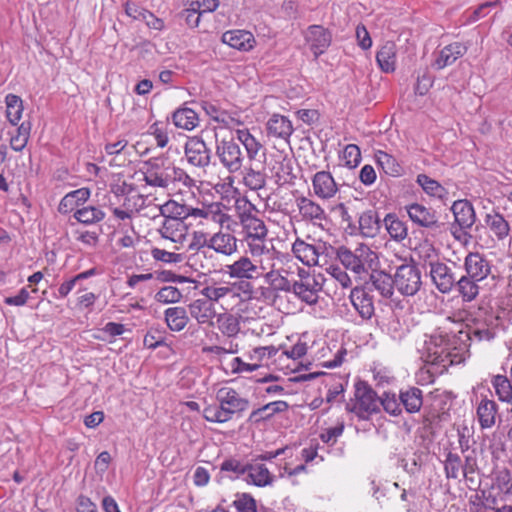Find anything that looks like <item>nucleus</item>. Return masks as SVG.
Wrapping results in <instances>:
<instances>
[{
	"label": "nucleus",
	"instance_id": "nucleus-1",
	"mask_svg": "<svg viewBox=\"0 0 512 512\" xmlns=\"http://www.w3.org/2000/svg\"><path fill=\"white\" fill-rule=\"evenodd\" d=\"M470 336L464 331L457 334L445 327H437L426 335L422 358L443 373L449 366L460 364L469 356Z\"/></svg>",
	"mask_w": 512,
	"mask_h": 512
},
{
	"label": "nucleus",
	"instance_id": "nucleus-2",
	"mask_svg": "<svg viewBox=\"0 0 512 512\" xmlns=\"http://www.w3.org/2000/svg\"><path fill=\"white\" fill-rule=\"evenodd\" d=\"M336 257L346 269L359 277L368 274L379 264L377 254L365 244L358 245L354 250L340 246L337 248Z\"/></svg>",
	"mask_w": 512,
	"mask_h": 512
},
{
	"label": "nucleus",
	"instance_id": "nucleus-3",
	"mask_svg": "<svg viewBox=\"0 0 512 512\" xmlns=\"http://www.w3.org/2000/svg\"><path fill=\"white\" fill-rule=\"evenodd\" d=\"M355 403L347 404L346 409L361 420H368L372 414L380 412L379 396L366 382L359 380L355 383Z\"/></svg>",
	"mask_w": 512,
	"mask_h": 512
},
{
	"label": "nucleus",
	"instance_id": "nucleus-4",
	"mask_svg": "<svg viewBox=\"0 0 512 512\" xmlns=\"http://www.w3.org/2000/svg\"><path fill=\"white\" fill-rule=\"evenodd\" d=\"M215 154L220 164L229 173H238L243 168L244 154L233 137L218 139L215 142Z\"/></svg>",
	"mask_w": 512,
	"mask_h": 512
},
{
	"label": "nucleus",
	"instance_id": "nucleus-5",
	"mask_svg": "<svg viewBox=\"0 0 512 512\" xmlns=\"http://www.w3.org/2000/svg\"><path fill=\"white\" fill-rule=\"evenodd\" d=\"M172 163L168 158L152 157L144 162V181L148 186L167 189L170 186V172Z\"/></svg>",
	"mask_w": 512,
	"mask_h": 512
},
{
	"label": "nucleus",
	"instance_id": "nucleus-6",
	"mask_svg": "<svg viewBox=\"0 0 512 512\" xmlns=\"http://www.w3.org/2000/svg\"><path fill=\"white\" fill-rule=\"evenodd\" d=\"M394 286L403 296H414L421 288V271L414 263H404L397 267Z\"/></svg>",
	"mask_w": 512,
	"mask_h": 512
},
{
	"label": "nucleus",
	"instance_id": "nucleus-7",
	"mask_svg": "<svg viewBox=\"0 0 512 512\" xmlns=\"http://www.w3.org/2000/svg\"><path fill=\"white\" fill-rule=\"evenodd\" d=\"M267 269L263 259H251L243 255L232 264L226 265L225 272L231 278L253 280L262 277Z\"/></svg>",
	"mask_w": 512,
	"mask_h": 512
},
{
	"label": "nucleus",
	"instance_id": "nucleus-8",
	"mask_svg": "<svg viewBox=\"0 0 512 512\" xmlns=\"http://www.w3.org/2000/svg\"><path fill=\"white\" fill-rule=\"evenodd\" d=\"M429 274L432 283L443 294L450 293L456 284V276L452 269L445 263L441 262L438 255L429 260Z\"/></svg>",
	"mask_w": 512,
	"mask_h": 512
},
{
	"label": "nucleus",
	"instance_id": "nucleus-9",
	"mask_svg": "<svg viewBox=\"0 0 512 512\" xmlns=\"http://www.w3.org/2000/svg\"><path fill=\"white\" fill-rule=\"evenodd\" d=\"M187 162L197 168L205 169L210 165L212 151L205 141L198 136L189 137L184 145Z\"/></svg>",
	"mask_w": 512,
	"mask_h": 512
},
{
	"label": "nucleus",
	"instance_id": "nucleus-10",
	"mask_svg": "<svg viewBox=\"0 0 512 512\" xmlns=\"http://www.w3.org/2000/svg\"><path fill=\"white\" fill-rule=\"evenodd\" d=\"M216 399L229 420H231L235 414H241L249 407V400L241 397L235 389L230 387L219 389L216 394Z\"/></svg>",
	"mask_w": 512,
	"mask_h": 512
},
{
	"label": "nucleus",
	"instance_id": "nucleus-11",
	"mask_svg": "<svg viewBox=\"0 0 512 512\" xmlns=\"http://www.w3.org/2000/svg\"><path fill=\"white\" fill-rule=\"evenodd\" d=\"M158 232L163 241L171 243L172 250H180L187 242L188 227L183 221L163 219Z\"/></svg>",
	"mask_w": 512,
	"mask_h": 512
},
{
	"label": "nucleus",
	"instance_id": "nucleus-12",
	"mask_svg": "<svg viewBox=\"0 0 512 512\" xmlns=\"http://www.w3.org/2000/svg\"><path fill=\"white\" fill-rule=\"evenodd\" d=\"M296 206L298 208L301 219L315 226H321L327 220V214L324 208L311 198L299 196L296 198Z\"/></svg>",
	"mask_w": 512,
	"mask_h": 512
},
{
	"label": "nucleus",
	"instance_id": "nucleus-13",
	"mask_svg": "<svg viewBox=\"0 0 512 512\" xmlns=\"http://www.w3.org/2000/svg\"><path fill=\"white\" fill-rule=\"evenodd\" d=\"M451 210L454 215L455 223L458 226V228L452 227V233L455 238L459 239L460 236L457 235L458 230L464 231L470 229L476 221V214L473 205L468 200L455 201Z\"/></svg>",
	"mask_w": 512,
	"mask_h": 512
},
{
	"label": "nucleus",
	"instance_id": "nucleus-14",
	"mask_svg": "<svg viewBox=\"0 0 512 512\" xmlns=\"http://www.w3.org/2000/svg\"><path fill=\"white\" fill-rule=\"evenodd\" d=\"M305 40L315 58H318L330 46L332 34L321 25H311L308 27Z\"/></svg>",
	"mask_w": 512,
	"mask_h": 512
},
{
	"label": "nucleus",
	"instance_id": "nucleus-15",
	"mask_svg": "<svg viewBox=\"0 0 512 512\" xmlns=\"http://www.w3.org/2000/svg\"><path fill=\"white\" fill-rule=\"evenodd\" d=\"M465 276L474 281H483L491 273L490 262L478 252H470L464 259Z\"/></svg>",
	"mask_w": 512,
	"mask_h": 512
},
{
	"label": "nucleus",
	"instance_id": "nucleus-16",
	"mask_svg": "<svg viewBox=\"0 0 512 512\" xmlns=\"http://www.w3.org/2000/svg\"><path fill=\"white\" fill-rule=\"evenodd\" d=\"M369 280L365 282L367 291L376 290L384 298H391L394 293V278L377 267L369 271Z\"/></svg>",
	"mask_w": 512,
	"mask_h": 512
},
{
	"label": "nucleus",
	"instance_id": "nucleus-17",
	"mask_svg": "<svg viewBox=\"0 0 512 512\" xmlns=\"http://www.w3.org/2000/svg\"><path fill=\"white\" fill-rule=\"evenodd\" d=\"M322 285L315 276L307 275L301 281L292 284V292L307 304H315L318 301V292Z\"/></svg>",
	"mask_w": 512,
	"mask_h": 512
},
{
	"label": "nucleus",
	"instance_id": "nucleus-18",
	"mask_svg": "<svg viewBox=\"0 0 512 512\" xmlns=\"http://www.w3.org/2000/svg\"><path fill=\"white\" fill-rule=\"evenodd\" d=\"M468 47L462 42H453L443 47L435 56L432 67L442 70L456 62L467 53Z\"/></svg>",
	"mask_w": 512,
	"mask_h": 512
},
{
	"label": "nucleus",
	"instance_id": "nucleus-19",
	"mask_svg": "<svg viewBox=\"0 0 512 512\" xmlns=\"http://www.w3.org/2000/svg\"><path fill=\"white\" fill-rule=\"evenodd\" d=\"M221 41L233 49L249 52L256 45L254 35L248 30L233 29L222 34Z\"/></svg>",
	"mask_w": 512,
	"mask_h": 512
},
{
	"label": "nucleus",
	"instance_id": "nucleus-20",
	"mask_svg": "<svg viewBox=\"0 0 512 512\" xmlns=\"http://www.w3.org/2000/svg\"><path fill=\"white\" fill-rule=\"evenodd\" d=\"M406 210L410 220L418 226L428 229L440 228V223L434 210L418 203L406 206Z\"/></svg>",
	"mask_w": 512,
	"mask_h": 512
},
{
	"label": "nucleus",
	"instance_id": "nucleus-21",
	"mask_svg": "<svg viewBox=\"0 0 512 512\" xmlns=\"http://www.w3.org/2000/svg\"><path fill=\"white\" fill-rule=\"evenodd\" d=\"M312 188L314 194L322 200L333 198L338 191L337 183L332 174L324 170L314 174L312 178Z\"/></svg>",
	"mask_w": 512,
	"mask_h": 512
},
{
	"label": "nucleus",
	"instance_id": "nucleus-22",
	"mask_svg": "<svg viewBox=\"0 0 512 512\" xmlns=\"http://www.w3.org/2000/svg\"><path fill=\"white\" fill-rule=\"evenodd\" d=\"M350 301L364 320H369L374 315V302L367 288L355 287L350 294Z\"/></svg>",
	"mask_w": 512,
	"mask_h": 512
},
{
	"label": "nucleus",
	"instance_id": "nucleus-23",
	"mask_svg": "<svg viewBox=\"0 0 512 512\" xmlns=\"http://www.w3.org/2000/svg\"><path fill=\"white\" fill-rule=\"evenodd\" d=\"M190 316L200 325H212L216 315L214 304L207 299H196L188 305Z\"/></svg>",
	"mask_w": 512,
	"mask_h": 512
},
{
	"label": "nucleus",
	"instance_id": "nucleus-24",
	"mask_svg": "<svg viewBox=\"0 0 512 512\" xmlns=\"http://www.w3.org/2000/svg\"><path fill=\"white\" fill-rule=\"evenodd\" d=\"M220 230L208 239L207 247L217 253L230 256L237 251V239L231 233Z\"/></svg>",
	"mask_w": 512,
	"mask_h": 512
},
{
	"label": "nucleus",
	"instance_id": "nucleus-25",
	"mask_svg": "<svg viewBox=\"0 0 512 512\" xmlns=\"http://www.w3.org/2000/svg\"><path fill=\"white\" fill-rule=\"evenodd\" d=\"M288 408L289 404L283 400L267 403L262 407L253 410L248 417V422L259 424L261 422L268 421L274 415L287 411Z\"/></svg>",
	"mask_w": 512,
	"mask_h": 512
},
{
	"label": "nucleus",
	"instance_id": "nucleus-26",
	"mask_svg": "<svg viewBox=\"0 0 512 512\" xmlns=\"http://www.w3.org/2000/svg\"><path fill=\"white\" fill-rule=\"evenodd\" d=\"M267 133L271 137L288 140L294 129L291 121L280 114H273L266 124Z\"/></svg>",
	"mask_w": 512,
	"mask_h": 512
},
{
	"label": "nucleus",
	"instance_id": "nucleus-27",
	"mask_svg": "<svg viewBox=\"0 0 512 512\" xmlns=\"http://www.w3.org/2000/svg\"><path fill=\"white\" fill-rule=\"evenodd\" d=\"M292 252L304 265H318L320 252L319 248L315 245L306 243L304 240L297 238L292 245Z\"/></svg>",
	"mask_w": 512,
	"mask_h": 512
},
{
	"label": "nucleus",
	"instance_id": "nucleus-28",
	"mask_svg": "<svg viewBox=\"0 0 512 512\" xmlns=\"http://www.w3.org/2000/svg\"><path fill=\"white\" fill-rule=\"evenodd\" d=\"M477 419L482 429H488L495 425L498 414V405L495 401L482 397L478 403Z\"/></svg>",
	"mask_w": 512,
	"mask_h": 512
},
{
	"label": "nucleus",
	"instance_id": "nucleus-29",
	"mask_svg": "<svg viewBox=\"0 0 512 512\" xmlns=\"http://www.w3.org/2000/svg\"><path fill=\"white\" fill-rule=\"evenodd\" d=\"M399 401L401 408L403 407L407 413H417L423 405V391L414 386L401 389L399 392Z\"/></svg>",
	"mask_w": 512,
	"mask_h": 512
},
{
	"label": "nucleus",
	"instance_id": "nucleus-30",
	"mask_svg": "<svg viewBox=\"0 0 512 512\" xmlns=\"http://www.w3.org/2000/svg\"><path fill=\"white\" fill-rule=\"evenodd\" d=\"M245 475L246 482L257 487L270 486L274 482V476L264 464H247Z\"/></svg>",
	"mask_w": 512,
	"mask_h": 512
},
{
	"label": "nucleus",
	"instance_id": "nucleus-31",
	"mask_svg": "<svg viewBox=\"0 0 512 512\" xmlns=\"http://www.w3.org/2000/svg\"><path fill=\"white\" fill-rule=\"evenodd\" d=\"M396 53L397 47L393 41H387L381 46L376 54V61L381 71L385 73H392L395 71L397 59Z\"/></svg>",
	"mask_w": 512,
	"mask_h": 512
},
{
	"label": "nucleus",
	"instance_id": "nucleus-32",
	"mask_svg": "<svg viewBox=\"0 0 512 512\" xmlns=\"http://www.w3.org/2000/svg\"><path fill=\"white\" fill-rule=\"evenodd\" d=\"M360 234L366 238L377 236L381 228V220L375 210H366L360 214L358 219Z\"/></svg>",
	"mask_w": 512,
	"mask_h": 512
},
{
	"label": "nucleus",
	"instance_id": "nucleus-33",
	"mask_svg": "<svg viewBox=\"0 0 512 512\" xmlns=\"http://www.w3.org/2000/svg\"><path fill=\"white\" fill-rule=\"evenodd\" d=\"M175 127L187 131L195 129L199 124L198 114L191 108L180 107L171 116Z\"/></svg>",
	"mask_w": 512,
	"mask_h": 512
},
{
	"label": "nucleus",
	"instance_id": "nucleus-34",
	"mask_svg": "<svg viewBox=\"0 0 512 512\" xmlns=\"http://www.w3.org/2000/svg\"><path fill=\"white\" fill-rule=\"evenodd\" d=\"M240 316L220 313L216 316L217 328L225 338H236L240 333Z\"/></svg>",
	"mask_w": 512,
	"mask_h": 512
},
{
	"label": "nucleus",
	"instance_id": "nucleus-35",
	"mask_svg": "<svg viewBox=\"0 0 512 512\" xmlns=\"http://www.w3.org/2000/svg\"><path fill=\"white\" fill-rule=\"evenodd\" d=\"M375 159L381 170L388 176L400 177L404 173L401 163L391 154L378 150Z\"/></svg>",
	"mask_w": 512,
	"mask_h": 512
},
{
	"label": "nucleus",
	"instance_id": "nucleus-36",
	"mask_svg": "<svg viewBox=\"0 0 512 512\" xmlns=\"http://www.w3.org/2000/svg\"><path fill=\"white\" fill-rule=\"evenodd\" d=\"M188 313V310L180 306L167 308L164 316L169 329L174 332L183 330L189 321Z\"/></svg>",
	"mask_w": 512,
	"mask_h": 512
},
{
	"label": "nucleus",
	"instance_id": "nucleus-37",
	"mask_svg": "<svg viewBox=\"0 0 512 512\" xmlns=\"http://www.w3.org/2000/svg\"><path fill=\"white\" fill-rule=\"evenodd\" d=\"M242 173L243 183L250 190L258 191L265 188L267 175L264 169H257L253 163H250L249 166L244 167Z\"/></svg>",
	"mask_w": 512,
	"mask_h": 512
},
{
	"label": "nucleus",
	"instance_id": "nucleus-38",
	"mask_svg": "<svg viewBox=\"0 0 512 512\" xmlns=\"http://www.w3.org/2000/svg\"><path fill=\"white\" fill-rule=\"evenodd\" d=\"M485 223L497 240L503 241L509 236L510 225L502 214L498 212L487 214L485 217Z\"/></svg>",
	"mask_w": 512,
	"mask_h": 512
},
{
	"label": "nucleus",
	"instance_id": "nucleus-39",
	"mask_svg": "<svg viewBox=\"0 0 512 512\" xmlns=\"http://www.w3.org/2000/svg\"><path fill=\"white\" fill-rule=\"evenodd\" d=\"M478 283L479 281H474L473 279H469V277L462 275L458 280H456L454 288L462 298L463 302H472L479 294L480 287Z\"/></svg>",
	"mask_w": 512,
	"mask_h": 512
},
{
	"label": "nucleus",
	"instance_id": "nucleus-40",
	"mask_svg": "<svg viewBox=\"0 0 512 512\" xmlns=\"http://www.w3.org/2000/svg\"><path fill=\"white\" fill-rule=\"evenodd\" d=\"M416 182L431 197L444 200L448 195L446 188L426 174L417 175Z\"/></svg>",
	"mask_w": 512,
	"mask_h": 512
},
{
	"label": "nucleus",
	"instance_id": "nucleus-41",
	"mask_svg": "<svg viewBox=\"0 0 512 512\" xmlns=\"http://www.w3.org/2000/svg\"><path fill=\"white\" fill-rule=\"evenodd\" d=\"M493 489L502 497V503L512 499V474L509 470L504 469L496 473Z\"/></svg>",
	"mask_w": 512,
	"mask_h": 512
},
{
	"label": "nucleus",
	"instance_id": "nucleus-42",
	"mask_svg": "<svg viewBox=\"0 0 512 512\" xmlns=\"http://www.w3.org/2000/svg\"><path fill=\"white\" fill-rule=\"evenodd\" d=\"M224 205L221 203H213L209 205L208 220L218 223L221 229L227 231H234L237 222L232 217L223 211Z\"/></svg>",
	"mask_w": 512,
	"mask_h": 512
},
{
	"label": "nucleus",
	"instance_id": "nucleus-43",
	"mask_svg": "<svg viewBox=\"0 0 512 512\" xmlns=\"http://www.w3.org/2000/svg\"><path fill=\"white\" fill-rule=\"evenodd\" d=\"M273 264H271L268 268H272ZM264 277L265 283L269 285V287L274 292H290L292 291V285L290 281L282 276L278 271L274 269H270L269 271H264L262 275Z\"/></svg>",
	"mask_w": 512,
	"mask_h": 512
},
{
	"label": "nucleus",
	"instance_id": "nucleus-44",
	"mask_svg": "<svg viewBox=\"0 0 512 512\" xmlns=\"http://www.w3.org/2000/svg\"><path fill=\"white\" fill-rule=\"evenodd\" d=\"M384 224L390 237L395 241H402L408 235L406 224L395 214H387L384 218Z\"/></svg>",
	"mask_w": 512,
	"mask_h": 512
},
{
	"label": "nucleus",
	"instance_id": "nucleus-45",
	"mask_svg": "<svg viewBox=\"0 0 512 512\" xmlns=\"http://www.w3.org/2000/svg\"><path fill=\"white\" fill-rule=\"evenodd\" d=\"M73 217L81 224L92 225L102 221L105 218V212L95 206H85L77 209Z\"/></svg>",
	"mask_w": 512,
	"mask_h": 512
},
{
	"label": "nucleus",
	"instance_id": "nucleus-46",
	"mask_svg": "<svg viewBox=\"0 0 512 512\" xmlns=\"http://www.w3.org/2000/svg\"><path fill=\"white\" fill-rule=\"evenodd\" d=\"M498 399L502 402H512V381L505 375H495L491 380Z\"/></svg>",
	"mask_w": 512,
	"mask_h": 512
},
{
	"label": "nucleus",
	"instance_id": "nucleus-47",
	"mask_svg": "<svg viewBox=\"0 0 512 512\" xmlns=\"http://www.w3.org/2000/svg\"><path fill=\"white\" fill-rule=\"evenodd\" d=\"M6 117L12 125H17L23 113V101L15 94H7L5 97Z\"/></svg>",
	"mask_w": 512,
	"mask_h": 512
},
{
	"label": "nucleus",
	"instance_id": "nucleus-48",
	"mask_svg": "<svg viewBox=\"0 0 512 512\" xmlns=\"http://www.w3.org/2000/svg\"><path fill=\"white\" fill-rule=\"evenodd\" d=\"M187 205L169 200L160 207V215L167 220L183 221L187 219Z\"/></svg>",
	"mask_w": 512,
	"mask_h": 512
},
{
	"label": "nucleus",
	"instance_id": "nucleus-49",
	"mask_svg": "<svg viewBox=\"0 0 512 512\" xmlns=\"http://www.w3.org/2000/svg\"><path fill=\"white\" fill-rule=\"evenodd\" d=\"M177 250H169L165 247H153L151 249V256L155 261L165 264H178L184 260L182 254L177 253Z\"/></svg>",
	"mask_w": 512,
	"mask_h": 512
},
{
	"label": "nucleus",
	"instance_id": "nucleus-50",
	"mask_svg": "<svg viewBox=\"0 0 512 512\" xmlns=\"http://www.w3.org/2000/svg\"><path fill=\"white\" fill-rule=\"evenodd\" d=\"M243 228L244 238L258 236L267 237L268 230L263 220H261L258 216L252 217L244 224H241Z\"/></svg>",
	"mask_w": 512,
	"mask_h": 512
},
{
	"label": "nucleus",
	"instance_id": "nucleus-51",
	"mask_svg": "<svg viewBox=\"0 0 512 512\" xmlns=\"http://www.w3.org/2000/svg\"><path fill=\"white\" fill-rule=\"evenodd\" d=\"M382 406L384 411L391 416H399L402 413L401 403L399 401V395L397 396L394 392H384L379 397V406Z\"/></svg>",
	"mask_w": 512,
	"mask_h": 512
},
{
	"label": "nucleus",
	"instance_id": "nucleus-52",
	"mask_svg": "<svg viewBox=\"0 0 512 512\" xmlns=\"http://www.w3.org/2000/svg\"><path fill=\"white\" fill-rule=\"evenodd\" d=\"M444 472L447 479H457L462 472V460L457 453L449 451L444 460Z\"/></svg>",
	"mask_w": 512,
	"mask_h": 512
},
{
	"label": "nucleus",
	"instance_id": "nucleus-53",
	"mask_svg": "<svg viewBox=\"0 0 512 512\" xmlns=\"http://www.w3.org/2000/svg\"><path fill=\"white\" fill-rule=\"evenodd\" d=\"M235 209L240 221V224H244L252 217H257L258 209L246 198L237 199L235 202Z\"/></svg>",
	"mask_w": 512,
	"mask_h": 512
},
{
	"label": "nucleus",
	"instance_id": "nucleus-54",
	"mask_svg": "<svg viewBox=\"0 0 512 512\" xmlns=\"http://www.w3.org/2000/svg\"><path fill=\"white\" fill-rule=\"evenodd\" d=\"M233 506L237 512H259L255 498L249 493L237 494Z\"/></svg>",
	"mask_w": 512,
	"mask_h": 512
},
{
	"label": "nucleus",
	"instance_id": "nucleus-55",
	"mask_svg": "<svg viewBox=\"0 0 512 512\" xmlns=\"http://www.w3.org/2000/svg\"><path fill=\"white\" fill-rule=\"evenodd\" d=\"M232 293L233 288L230 286H205L200 291V294L204 296L203 299H207L213 304Z\"/></svg>",
	"mask_w": 512,
	"mask_h": 512
},
{
	"label": "nucleus",
	"instance_id": "nucleus-56",
	"mask_svg": "<svg viewBox=\"0 0 512 512\" xmlns=\"http://www.w3.org/2000/svg\"><path fill=\"white\" fill-rule=\"evenodd\" d=\"M175 183H179L188 189L196 187L195 179H193L184 169L176 167L172 164L170 172V185Z\"/></svg>",
	"mask_w": 512,
	"mask_h": 512
},
{
	"label": "nucleus",
	"instance_id": "nucleus-57",
	"mask_svg": "<svg viewBox=\"0 0 512 512\" xmlns=\"http://www.w3.org/2000/svg\"><path fill=\"white\" fill-rule=\"evenodd\" d=\"M244 239L247 243L248 250H249L251 256L253 257V259H256L257 257H261L265 254H267V255L270 254V250L265 244L266 237L258 236V238H256V236H253V237H248V238H244Z\"/></svg>",
	"mask_w": 512,
	"mask_h": 512
},
{
	"label": "nucleus",
	"instance_id": "nucleus-58",
	"mask_svg": "<svg viewBox=\"0 0 512 512\" xmlns=\"http://www.w3.org/2000/svg\"><path fill=\"white\" fill-rule=\"evenodd\" d=\"M342 160L348 168H355L361 162L360 148L355 144H348L342 152Z\"/></svg>",
	"mask_w": 512,
	"mask_h": 512
},
{
	"label": "nucleus",
	"instance_id": "nucleus-59",
	"mask_svg": "<svg viewBox=\"0 0 512 512\" xmlns=\"http://www.w3.org/2000/svg\"><path fill=\"white\" fill-rule=\"evenodd\" d=\"M235 338H226L222 345H213L204 348V351L215 354V355H222V354H236L239 351V345L234 341Z\"/></svg>",
	"mask_w": 512,
	"mask_h": 512
},
{
	"label": "nucleus",
	"instance_id": "nucleus-60",
	"mask_svg": "<svg viewBox=\"0 0 512 512\" xmlns=\"http://www.w3.org/2000/svg\"><path fill=\"white\" fill-rule=\"evenodd\" d=\"M182 297L181 292L174 286H165L161 288L155 295V299L160 303H175Z\"/></svg>",
	"mask_w": 512,
	"mask_h": 512
},
{
	"label": "nucleus",
	"instance_id": "nucleus-61",
	"mask_svg": "<svg viewBox=\"0 0 512 512\" xmlns=\"http://www.w3.org/2000/svg\"><path fill=\"white\" fill-rule=\"evenodd\" d=\"M203 417L206 421L212 422V423H225L229 421L228 417L226 416L224 410H222L221 405L218 403V405H211L204 409L203 411Z\"/></svg>",
	"mask_w": 512,
	"mask_h": 512
},
{
	"label": "nucleus",
	"instance_id": "nucleus-62",
	"mask_svg": "<svg viewBox=\"0 0 512 512\" xmlns=\"http://www.w3.org/2000/svg\"><path fill=\"white\" fill-rule=\"evenodd\" d=\"M143 344L146 348L154 350L165 345V337L160 330L151 328L144 336Z\"/></svg>",
	"mask_w": 512,
	"mask_h": 512
},
{
	"label": "nucleus",
	"instance_id": "nucleus-63",
	"mask_svg": "<svg viewBox=\"0 0 512 512\" xmlns=\"http://www.w3.org/2000/svg\"><path fill=\"white\" fill-rule=\"evenodd\" d=\"M220 470L224 472H232L236 477H238L246 474L247 464H242L239 460L230 458L222 462Z\"/></svg>",
	"mask_w": 512,
	"mask_h": 512
},
{
	"label": "nucleus",
	"instance_id": "nucleus-64",
	"mask_svg": "<svg viewBox=\"0 0 512 512\" xmlns=\"http://www.w3.org/2000/svg\"><path fill=\"white\" fill-rule=\"evenodd\" d=\"M432 85L433 79L427 72H424L422 75L419 74L414 87L415 94L420 96L426 95Z\"/></svg>",
	"mask_w": 512,
	"mask_h": 512
}]
</instances>
